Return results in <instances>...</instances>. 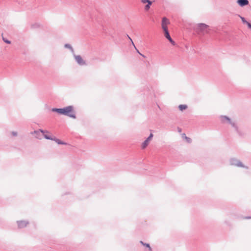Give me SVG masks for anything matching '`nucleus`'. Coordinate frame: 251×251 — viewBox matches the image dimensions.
Instances as JSON below:
<instances>
[{"mask_svg": "<svg viewBox=\"0 0 251 251\" xmlns=\"http://www.w3.org/2000/svg\"><path fill=\"white\" fill-rule=\"evenodd\" d=\"M52 111L56 112L59 114L68 116L73 118H75L74 107L72 106H68L63 108H53Z\"/></svg>", "mask_w": 251, "mask_h": 251, "instance_id": "1", "label": "nucleus"}, {"mask_svg": "<svg viewBox=\"0 0 251 251\" xmlns=\"http://www.w3.org/2000/svg\"><path fill=\"white\" fill-rule=\"evenodd\" d=\"M170 24V21L166 17H163L161 22V27L163 31L168 30V26Z\"/></svg>", "mask_w": 251, "mask_h": 251, "instance_id": "2", "label": "nucleus"}, {"mask_svg": "<svg viewBox=\"0 0 251 251\" xmlns=\"http://www.w3.org/2000/svg\"><path fill=\"white\" fill-rule=\"evenodd\" d=\"M230 163L231 165L237 167H244V166L242 163L239 160H237L236 158H231L230 159Z\"/></svg>", "mask_w": 251, "mask_h": 251, "instance_id": "3", "label": "nucleus"}, {"mask_svg": "<svg viewBox=\"0 0 251 251\" xmlns=\"http://www.w3.org/2000/svg\"><path fill=\"white\" fill-rule=\"evenodd\" d=\"M141 1L143 4H146L144 9L146 11H148L152 4V2L150 0H141Z\"/></svg>", "mask_w": 251, "mask_h": 251, "instance_id": "4", "label": "nucleus"}, {"mask_svg": "<svg viewBox=\"0 0 251 251\" xmlns=\"http://www.w3.org/2000/svg\"><path fill=\"white\" fill-rule=\"evenodd\" d=\"M41 133L43 134L44 137L47 139L52 140L54 139L53 136L50 135V132L47 130H43L40 129Z\"/></svg>", "mask_w": 251, "mask_h": 251, "instance_id": "5", "label": "nucleus"}, {"mask_svg": "<svg viewBox=\"0 0 251 251\" xmlns=\"http://www.w3.org/2000/svg\"><path fill=\"white\" fill-rule=\"evenodd\" d=\"M163 31L164 32V35H165V37L171 42V43L172 45H175V43L171 38V37L169 34L168 30H164Z\"/></svg>", "mask_w": 251, "mask_h": 251, "instance_id": "6", "label": "nucleus"}, {"mask_svg": "<svg viewBox=\"0 0 251 251\" xmlns=\"http://www.w3.org/2000/svg\"><path fill=\"white\" fill-rule=\"evenodd\" d=\"M17 224L19 228H23L27 226L28 222L25 221H17Z\"/></svg>", "mask_w": 251, "mask_h": 251, "instance_id": "7", "label": "nucleus"}, {"mask_svg": "<svg viewBox=\"0 0 251 251\" xmlns=\"http://www.w3.org/2000/svg\"><path fill=\"white\" fill-rule=\"evenodd\" d=\"M75 59L77 63L80 65H84L85 63L82 57L79 55L75 56Z\"/></svg>", "mask_w": 251, "mask_h": 251, "instance_id": "8", "label": "nucleus"}, {"mask_svg": "<svg viewBox=\"0 0 251 251\" xmlns=\"http://www.w3.org/2000/svg\"><path fill=\"white\" fill-rule=\"evenodd\" d=\"M237 2L241 6L248 5L249 3L248 0H238Z\"/></svg>", "mask_w": 251, "mask_h": 251, "instance_id": "9", "label": "nucleus"}, {"mask_svg": "<svg viewBox=\"0 0 251 251\" xmlns=\"http://www.w3.org/2000/svg\"><path fill=\"white\" fill-rule=\"evenodd\" d=\"M208 26L204 24H200L198 25V27L200 30H204L207 28Z\"/></svg>", "mask_w": 251, "mask_h": 251, "instance_id": "10", "label": "nucleus"}, {"mask_svg": "<svg viewBox=\"0 0 251 251\" xmlns=\"http://www.w3.org/2000/svg\"><path fill=\"white\" fill-rule=\"evenodd\" d=\"M40 133H41V131H40V130H37V131H34L33 132V133L36 135V138L39 139H41V136H40Z\"/></svg>", "mask_w": 251, "mask_h": 251, "instance_id": "11", "label": "nucleus"}, {"mask_svg": "<svg viewBox=\"0 0 251 251\" xmlns=\"http://www.w3.org/2000/svg\"><path fill=\"white\" fill-rule=\"evenodd\" d=\"M178 108L180 110L183 111V110L187 108V105L185 104H181L179 105Z\"/></svg>", "mask_w": 251, "mask_h": 251, "instance_id": "12", "label": "nucleus"}, {"mask_svg": "<svg viewBox=\"0 0 251 251\" xmlns=\"http://www.w3.org/2000/svg\"><path fill=\"white\" fill-rule=\"evenodd\" d=\"M150 140L147 139V140L142 144V147L143 149L145 148L149 144Z\"/></svg>", "mask_w": 251, "mask_h": 251, "instance_id": "13", "label": "nucleus"}, {"mask_svg": "<svg viewBox=\"0 0 251 251\" xmlns=\"http://www.w3.org/2000/svg\"><path fill=\"white\" fill-rule=\"evenodd\" d=\"M140 243L143 245L144 246H146V247H147L148 248H149V250L150 251H152V250H151V247H150V244H147V243H144L143 241H140Z\"/></svg>", "mask_w": 251, "mask_h": 251, "instance_id": "14", "label": "nucleus"}, {"mask_svg": "<svg viewBox=\"0 0 251 251\" xmlns=\"http://www.w3.org/2000/svg\"><path fill=\"white\" fill-rule=\"evenodd\" d=\"M54 139H52L51 140L55 141L58 144H64L63 142L61 141L59 139H56L55 137H53Z\"/></svg>", "mask_w": 251, "mask_h": 251, "instance_id": "15", "label": "nucleus"}, {"mask_svg": "<svg viewBox=\"0 0 251 251\" xmlns=\"http://www.w3.org/2000/svg\"><path fill=\"white\" fill-rule=\"evenodd\" d=\"M185 139L187 143H190L192 142L191 139L186 136H185Z\"/></svg>", "mask_w": 251, "mask_h": 251, "instance_id": "16", "label": "nucleus"}, {"mask_svg": "<svg viewBox=\"0 0 251 251\" xmlns=\"http://www.w3.org/2000/svg\"><path fill=\"white\" fill-rule=\"evenodd\" d=\"M2 40H3V41L5 43H7V44H11V42H10V41H9V40H6V39L5 38H4L3 36H2Z\"/></svg>", "mask_w": 251, "mask_h": 251, "instance_id": "17", "label": "nucleus"}, {"mask_svg": "<svg viewBox=\"0 0 251 251\" xmlns=\"http://www.w3.org/2000/svg\"><path fill=\"white\" fill-rule=\"evenodd\" d=\"M241 18V19L242 20V21L244 23V24H247L248 23V22L247 21H246V20L244 18L242 17H240Z\"/></svg>", "mask_w": 251, "mask_h": 251, "instance_id": "18", "label": "nucleus"}, {"mask_svg": "<svg viewBox=\"0 0 251 251\" xmlns=\"http://www.w3.org/2000/svg\"><path fill=\"white\" fill-rule=\"evenodd\" d=\"M223 118L224 119H226V120L227 121H228L229 122H230V120L229 118H228L226 116H224L223 117Z\"/></svg>", "mask_w": 251, "mask_h": 251, "instance_id": "19", "label": "nucleus"}, {"mask_svg": "<svg viewBox=\"0 0 251 251\" xmlns=\"http://www.w3.org/2000/svg\"><path fill=\"white\" fill-rule=\"evenodd\" d=\"M153 137V134L152 133H151L149 137L147 138L150 141L151 140L152 137Z\"/></svg>", "mask_w": 251, "mask_h": 251, "instance_id": "20", "label": "nucleus"}, {"mask_svg": "<svg viewBox=\"0 0 251 251\" xmlns=\"http://www.w3.org/2000/svg\"><path fill=\"white\" fill-rule=\"evenodd\" d=\"M137 52H138V53H139L144 58H146V56L144 54L141 53L138 50H137Z\"/></svg>", "mask_w": 251, "mask_h": 251, "instance_id": "21", "label": "nucleus"}, {"mask_svg": "<svg viewBox=\"0 0 251 251\" xmlns=\"http://www.w3.org/2000/svg\"><path fill=\"white\" fill-rule=\"evenodd\" d=\"M247 25H248V26H249V28H251V24L250 23H249V22H248V23L247 24Z\"/></svg>", "mask_w": 251, "mask_h": 251, "instance_id": "22", "label": "nucleus"}, {"mask_svg": "<svg viewBox=\"0 0 251 251\" xmlns=\"http://www.w3.org/2000/svg\"><path fill=\"white\" fill-rule=\"evenodd\" d=\"M246 219H251V217H247L245 218Z\"/></svg>", "mask_w": 251, "mask_h": 251, "instance_id": "23", "label": "nucleus"}]
</instances>
